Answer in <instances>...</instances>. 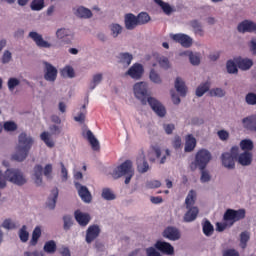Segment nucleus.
I'll return each instance as SVG.
<instances>
[{
	"label": "nucleus",
	"instance_id": "nucleus-1",
	"mask_svg": "<svg viewBox=\"0 0 256 256\" xmlns=\"http://www.w3.org/2000/svg\"><path fill=\"white\" fill-rule=\"evenodd\" d=\"M147 82H138L133 86V91L136 99H139L143 105H150L151 109L158 115V117H165L167 110L157 99L153 97L147 98Z\"/></svg>",
	"mask_w": 256,
	"mask_h": 256
},
{
	"label": "nucleus",
	"instance_id": "nucleus-2",
	"mask_svg": "<svg viewBox=\"0 0 256 256\" xmlns=\"http://www.w3.org/2000/svg\"><path fill=\"white\" fill-rule=\"evenodd\" d=\"M33 143L35 140L31 135L22 132L18 136V144L16 146V152L12 155V159L14 161H25L29 156V151H31V147H33Z\"/></svg>",
	"mask_w": 256,
	"mask_h": 256
},
{
	"label": "nucleus",
	"instance_id": "nucleus-3",
	"mask_svg": "<svg viewBox=\"0 0 256 256\" xmlns=\"http://www.w3.org/2000/svg\"><path fill=\"white\" fill-rule=\"evenodd\" d=\"M7 181L18 187H23L27 183V177L20 169L8 168L4 174L0 171V189L7 187Z\"/></svg>",
	"mask_w": 256,
	"mask_h": 256
},
{
	"label": "nucleus",
	"instance_id": "nucleus-4",
	"mask_svg": "<svg viewBox=\"0 0 256 256\" xmlns=\"http://www.w3.org/2000/svg\"><path fill=\"white\" fill-rule=\"evenodd\" d=\"M43 175L46 179H53V164H46L44 168L38 164L33 168L32 180L36 187L43 185Z\"/></svg>",
	"mask_w": 256,
	"mask_h": 256
},
{
	"label": "nucleus",
	"instance_id": "nucleus-5",
	"mask_svg": "<svg viewBox=\"0 0 256 256\" xmlns=\"http://www.w3.org/2000/svg\"><path fill=\"white\" fill-rule=\"evenodd\" d=\"M133 175H135V170L133 169V162H131V160H126L120 166L116 167L112 172V177H114V179H119V177H126V185L131 183Z\"/></svg>",
	"mask_w": 256,
	"mask_h": 256
},
{
	"label": "nucleus",
	"instance_id": "nucleus-6",
	"mask_svg": "<svg viewBox=\"0 0 256 256\" xmlns=\"http://www.w3.org/2000/svg\"><path fill=\"white\" fill-rule=\"evenodd\" d=\"M209 161H211V152L207 149H201L196 153L195 163H192L190 167L191 169H196L197 167L205 169Z\"/></svg>",
	"mask_w": 256,
	"mask_h": 256
},
{
	"label": "nucleus",
	"instance_id": "nucleus-7",
	"mask_svg": "<svg viewBox=\"0 0 256 256\" xmlns=\"http://www.w3.org/2000/svg\"><path fill=\"white\" fill-rule=\"evenodd\" d=\"M241 219H245V209H228L223 216V220L227 223L228 227H233V225H235L237 221H241Z\"/></svg>",
	"mask_w": 256,
	"mask_h": 256
},
{
	"label": "nucleus",
	"instance_id": "nucleus-8",
	"mask_svg": "<svg viewBox=\"0 0 256 256\" xmlns=\"http://www.w3.org/2000/svg\"><path fill=\"white\" fill-rule=\"evenodd\" d=\"M237 153H239V147L234 146L231 149V153L226 152L222 154V164L224 167H226V169H234Z\"/></svg>",
	"mask_w": 256,
	"mask_h": 256
},
{
	"label": "nucleus",
	"instance_id": "nucleus-9",
	"mask_svg": "<svg viewBox=\"0 0 256 256\" xmlns=\"http://www.w3.org/2000/svg\"><path fill=\"white\" fill-rule=\"evenodd\" d=\"M50 133L49 132H43L40 135V139L49 147L50 149L55 147V142L53 139H51V135H60L61 134V127L57 125H52L49 127Z\"/></svg>",
	"mask_w": 256,
	"mask_h": 256
},
{
	"label": "nucleus",
	"instance_id": "nucleus-10",
	"mask_svg": "<svg viewBox=\"0 0 256 256\" xmlns=\"http://www.w3.org/2000/svg\"><path fill=\"white\" fill-rule=\"evenodd\" d=\"M170 39L175 43H179L182 47L189 48L193 45V38L187 34H170Z\"/></svg>",
	"mask_w": 256,
	"mask_h": 256
},
{
	"label": "nucleus",
	"instance_id": "nucleus-11",
	"mask_svg": "<svg viewBox=\"0 0 256 256\" xmlns=\"http://www.w3.org/2000/svg\"><path fill=\"white\" fill-rule=\"evenodd\" d=\"M143 73H145V69L143 68V65L139 63L133 64L125 73V75H128V77H131V79H134V81H139L143 77Z\"/></svg>",
	"mask_w": 256,
	"mask_h": 256
},
{
	"label": "nucleus",
	"instance_id": "nucleus-12",
	"mask_svg": "<svg viewBox=\"0 0 256 256\" xmlns=\"http://www.w3.org/2000/svg\"><path fill=\"white\" fill-rule=\"evenodd\" d=\"M57 68L55 66H52L49 62H44V79L46 81H49L50 83H53L57 79Z\"/></svg>",
	"mask_w": 256,
	"mask_h": 256
},
{
	"label": "nucleus",
	"instance_id": "nucleus-13",
	"mask_svg": "<svg viewBox=\"0 0 256 256\" xmlns=\"http://www.w3.org/2000/svg\"><path fill=\"white\" fill-rule=\"evenodd\" d=\"M28 37H30V39L34 41L37 47H40L42 49H51V47L53 46L51 43L43 39V35L37 32H30Z\"/></svg>",
	"mask_w": 256,
	"mask_h": 256
},
{
	"label": "nucleus",
	"instance_id": "nucleus-14",
	"mask_svg": "<svg viewBox=\"0 0 256 256\" xmlns=\"http://www.w3.org/2000/svg\"><path fill=\"white\" fill-rule=\"evenodd\" d=\"M154 247L164 255H175V248L169 242L159 240Z\"/></svg>",
	"mask_w": 256,
	"mask_h": 256
},
{
	"label": "nucleus",
	"instance_id": "nucleus-15",
	"mask_svg": "<svg viewBox=\"0 0 256 256\" xmlns=\"http://www.w3.org/2000/svg\"><path fill=\"white\" fill-rule=\"evenodd\" d=\"M82 135L83 138L87 139L88 143H90L93 151H99V149H101V146L99 145V140L96 139L95 135L93 134V132H91V130H83Z\"/></svg>",
	"mask_w": 256,
	"mask_h": 256
},
{
	"label": "nucleus",
	"instance_id": "nucleus-16",
	"mask_svg": "<svg viewBox=\"0 0 256 256\" xmlns=\"http://www.w3.org/2000/svg\"><path fill=\"white\" fill-rule=\"evenodd\" d=\"M238 33H256V24L253 21L244 20L237 26Z\"/></svg>",
	"mask_w": 256,
	"mask_h": 256
},
{
	"label": "nucleus",
	"instance_id": "nucleus-17",
	"mask_svg": "<svg viewBox=\"0 0 256 256\" xmlns=\"http://www.w3.org/2000/svg\"><path fill=\"white\" fill-rule=\"evenodd\" d=\"M56 38L59 41H63V43H71V39H73V32L67 28H59L56 31Z\"/></svg>",
	"mask_w": 256,
	"mask_h": 256
},
{
	"label": "nucleus",
	"instance_id": "nucleus-18",
	"mask_svg": "<svg viewBox=\"0 0 256 256\" xmlns=\"http://www.w3.org/2000/svg\"><path fill=\"white\" fill-rule=\"evenodd\" d=\"M162 235L165 239H169V241H179L181 239V232L175 227H167Z\"/></svg>",
	"mask_w": 256,
	"mask_h": 256
},
{
	"label": "nucleus",
	"instance_id": "nucleus-19",
	"mask_svg": "<svg viewBox=\"0 0 256 256\" xmlns=\"http://www.w3.org/2000/svg\"><path fill=\"white\" fill-rule=\"evenodd\" d=\"M74 185L82 201H84V203H91V192H89V189L87 188V186H83L78 182H74Z\"/></svg>",
	"mask_w": 256,
	"mask_h": 256
},
{
	"label": "nucleus",
	"instance_id": "nucleus-20",
	"mask_svg": "<svg viewBox=\"0 0 256 256\" xmlns=\"http://www.w3.org/2000/svg\"><path fill=\"white\" fill-rule=\"evenodd\" d=\"M99 233H101V228L98 225L89 226L86 231V243H93L99 237Z\"/></svg>",
	"mask_w": 256,
	"mask_h": 256
},
{
	"label": "nucleus",
	"instance_id": "nucleus-21",
	"mask_svg": "<svg viewBox=\"0 0 256 256\" xmlns=\"http://www.w3.org/2000/svg\"><path fill=\"white\" fill-rule=\"evenodd\" d=\"M124 25L128 31H133V29L139 26L137 16L131 13L126 14L124 16Z\"/></svg>",
	"mask_w": 256,
	"mask_h": 256
},
{
	"label": "nucleus",
	"instance_id": "nucleus-22",
	"mask_svg": "<svg viewBox=\"0 0 256 256\" xmlns=\"http://www.w3.org/2000/svg\"><path fill=\"white\" fill-rule=\"evenodd\" d=\"M74 217L81 227H87V225H89V221H91V216L87 213L81 212V210L75 211Z\"/></svg>",
	"mask_w": 256,
	"mask_h": 256
},
{
	"label": "nucleus",
	"instance_id": "nucleus-23",
	"mask_svg": "<svg viewBox=\"0 0 256 256\" xmlns=\"http://www.w3.org/2000/svg\"><path fill=\"white\" fill-rule=\"evenodd\" d=\"M73 13L74 15H76V17H79L80 19H91V17H93V13L91 12V10L83 6L73 8Z\"/></svg>",
	"mask_w": 256,
	"mask_h": 256
},
{
	"label": "nucleus",
	"instance_id": "nucleus-24",
	"mask_svg": "<svg viewBox=\"0 0 256 256\" xmlns=\"http://www.w3.org/2000/svg\"><path fill=\"white\" fill-rule=\"evenodd\" d=\"M117 61L119 65H122V67H129L133 61V54L129 52H122L118 54Z\"/></svg>",
	"mask_w": 256,
	"mask_h": 256
},
{
	"label": "nucleus",
	"instance_id": "nucleus-25",
	"mask_svg": "<svg viewBox=\"0 0 256 256\" xmlns=\"http://www.w3.org/2000/svg\"><path fill=\"white\" fill-rule=\"evenodd\" d=\"M197 215H199V208H187V212L184 214L183 221L185 223H193V221L197 219Z\"/></svg>",
	"mask_w": 256,
	"mask_h": 256
},
{
	"label": "nucleus",
	"instance_id": "nucleus-26",
	"mask_svg": "<svg viewBox=\"0 0 256 256\" xmlns=\"http://www.w3.org/2000/svg\"><path fill=\"white\" fill-rule=\"evenodd\" d=\"M151 167L149 166V163L147 160H145V156L141 155L140 157L137 158V171L138 173H147Z\"/></svg>",
	"mask_w": 256,
	"mask_h": 256
},
{
	"label": "nucleus",
	"instance_id": "nucleus-27",
	"mask_svg": "<svg viewBox=\"0 0 256 256\" xmlns=\"http://www.w3.org/2000/svg\"><path fill=\"white\" fill-rule=\"evenodd\" d=\"M243 127L249 131H256V115H251L242 120Z\"/></svg>",
	"mask_w": 256,
	"mask_h": 256
},
{
	"label": "nucleus",
	"instance_id": "nucleus-28",
	"mask_svg": "<svg viewBox=\"0 0 256 256\" xmlns=\"http://www.w3.org/2000/svg\"><path fill=\"white\" fill-rule=\"evenodd\" d=\"M185 141L186 142H185L184 151L185 153H191V151H193L195 147H197V139H195L193 135L189 134L186 136Z\"/></svg>",
	"mask_w": 256,
	"mask_h": 256
},
{
	"label": "nucleus",
	"instance_id": "nucleus-29",
	"mask_svg": "<svg viewBox=\"0 0 256 256\" xmlns=\"http://www.w3.org/2000/svg\"><path fill=\"white\" fill-rule=\"evenodd\" d=\"M236 63L242 71H247L253 67V60L248 58H237Z\"/></svg>",
	"mask_w": 256,
	"mask_h": 256
},
{
	"label": "nucleus",
	"instance_id": "nucleus-30",
	"mask_svg": "<svg viewBox=\"0 0 256 256\" xmlns=\"http://www.w3.org/2000/svg\"><path fill=\"white\" fill-rule=\"evenodd\" d=\"M252 161L253 154L251 152H244L238 157V163H240V165H243L244 167H247V165H251Z\"/></svg>",
	"mask_w": 256,
	"mask_h": 256
},
{
	"label": "nucleus",
	"instance_id": "nucleus-31",
	"mask_svg": "<svg viewBox=\"0 0 256 256\" xmlns=\"http://www.w3.org/2000/svg\"><path fill=\"white\" fill-rule=\"evenodd\" d=\"M175 89L181 97H185V95H187V86L185 85V81L180 77H177L175 80Z\"/></svg>",
	"mask_w": 256,
	"mask_h": 256
},
{
	"label": "nucleus",
	"instance_id": "nucleus-32",
	"mask_svg": "<svg viewBox=\"0 0 256 256\" xmlns=\"http://www.w3.org/2000/svg\"><path fill=\"white\" fill-rule=\"evenodd\" d=\"M57 197H59V189L54 188L47 201L48 209H55V205H57Z\"/></svg>",
	"mask_w": 256,
	"mask_h": 256
},
{
	"label": "nucleus",
	"instance_id": "nucleus-33",
	"mask_svg": "<svg viewBox=\"0 0 256 256\" xmlns=\"http://www.w3.org/2000/svg\"><path fill=\"white\" fill-rule=\"evenodd\" d=\"M180 55H186L190 59L192 65H199L201 63V56L199 53H193L191 51H185L180 53Z\"/></svg>",
	"mask_w": 256,
	"mask_h": 256
},
{
	"label": "nucleus",
	"instance_id": "nucleus-34",
	"mask_svg": "<svg viewBox=\"0 0 256 256\" xmlns=\"http://www.w3.org/2000/svg\"><path fill=\"white\" fill-rule=\"evenodd\" d=\"M60 74L64 78L73 79L75 78V69L71 65H66L60 70Z\"/></svg>",
	"mask_w": 256,
	"mask_h": 256
},
{
	"label": "nucleus",
	"instance_id": "nucleus-35",
	"mask_svg": "<svg viewBox=\"0 0 256 256\" xmlns=\"http://www.w3.org/2000/svg\"><path fill=\"white\" fill-rule=\"evenodd\" d=\"M209 89H211V82L207 81L201 83L196 89V97H203L207 91H210Z\"/></svg>",
	"mask_w": 256,
	"mask_h": 256
},
{
	"label": "nucleus",
	"instance_id": "nucleus-36",
	"mask_svg": "<svg viewBox=\"0 0 256 256\" xmlns=\"http://www.w3.org/2000/svg\"><path fill=\"white\" fill-rule=\"evenodd\" d=\"M196 199H197V193L195 191L191 190L185 199L186 209L196 207V206H193V205H195Z\"/></svg>",
	"mask_w": 256,
	"mask_h": 256
},
{
	"label": "nucleus",
	"instance_id": "nucleus-37",
	"mask_svg": "<svg viewBox=\"0 0 256 256\" xmlns=\"http://www.w3.org/2000/svg\"><path fill=\"white\" fill-rule=\"evenodd\" d=\"M123 33V27L118 24V23H112L110 24V35L114 38L117 39L119 35Z\"/></svg>",
	"mask_w": 256,
	"mask_h": 256
},
{
	"label": "nucleus",
	"instance_id": "nucleus-38",
	"mask_svg": "<svg viewBox=\"0 0 256 256\" xmlns=\"http://www.w3.org/2000/svg\"><path fill=\"white\" fill-rule=\"evenodd\" d=\"M103 81V73H96L92 76V81L89 84L90 91H93Z\"/></svg>",
	"mask_w": 256,
	"mask_h": 256
},
{
	"label": "nucleus",
	"instance_id": "nucleus-39",
	"mask_svg": "<svg viewBox=\"0 0 256 256\" xmlns=\"http://www.w3.org/2000/svg\"><path fill=\"white\" fill-rule=\"evenodd\" d=\"M154 2L161 7L162 11L166 15H171V13H173V8L171 5H169V3L163 2V0H154Z\"/></svg>",
	"mask_w": 256,
	"mask_h": 256
},
{
	"label": "nucleus",
	"instance_id": "nucleus-40",
	"mask_svg": "<svg viewBox=\"0 0 256 256\" xmlns=\"http://www.w3.org/2000/svg\"><path fill=\"white\" fill-rule=\"evenodd\" d=\"M40 237H41V227L37 226L32 232V238L30 240V245H32V247H35V245H37Z\"/></svg>",
	"mask_w": 256,
	"mask_h": 256
},
{
	"label": "nucleus",
	"instance_id": "nucleus-41",
	"mask_svg": "<svg viewBox=\"0 0 256 256\" xmlns=\"http://www.w3.org/2000/svg\"><path fill=\"white\" fill-rule=\"evenodd\" d=\"M138 25H146V23H149L151 21V16L147 14V12H141L136 16Z\"/></svg>",
	"mask_w": 256,
	"mask_h": 256
},
{
	"label": "nucleus",
	"instance_id": "nucleus-42",
	"mask_svg": "<svg viewBox=\"0 0 256 256\" xmlns=\"http://www.w3.org/2000/svg\"><path fill=\"white\" fill-rule=\"evenodd\" d=\"M154 59H157L160 67L162 69H170L171 68V63L169 62V58L165 56H154Z\"/></svg>",
	"mask_w": 256,
	"mask_h": 256
},
{
	"label": "nucleus",
	"instance_id": "nucleus-43",
	"mask_svg": "<svg viewBox=\"0 0 256 256\" xmlns=\"http://www.w3.org/2000/svg\"><path fill=\"white\" fill-rule=\"evenodd\" d=\"M249 239H251V235L249 232L245 231L240 234V247L241 249L247 248V243L249 242Z\"/></svg>",
	"mask_w": 256,
	"mask_h": 256
},
{
	"label": "nucleus",
	"instance_id": "nucleus-44",
	"mask_svg": "<svg viewBox=\"0 0 256 256\" xmlns=\"http://www.w3.org/2000/svg\"><path fill=\"white\" fill-rule=\"evenodd\" d=\"M149 79L150 81H152V83H155L156 85H161L163 83L161 75H159V73H157V71L153 69L150 71Z\"/></svg>",
	"mask_w": 256,
	"mask_h": 256
},
{
	"label": "nucleus",
	"instance_id": "nucleus-45",
	"mask_svg": "<svg viewBox=\"0 0 256 256\" xmlns=\"http://www.w3.org/2000/svg\"><path fill=\"white\" fill-rule=\"evenodd\" d=\"M240 148L242 149V151L248 152V153L249 151H253V141L249 139L242 140L240 142Z\"/></svg>",
	"mask_w": 256,
	"mask_h": 256
},
{
	"label": "nucleus",
	"instance_id": "nucleus-46",
	"mask_svg": "<svg viewBox=\"0 0 256 256\" xmlns=\"http://www.w3.org/2000/svg\"><path fill=\"white\" fill-rule=\"evenodd\" d=\"M202 227H203V233L204 235H206V237H211V235H213V231H215V229L213 228L209 220H206L203 223Z\"/></svg>",
	"mask_w": 256,
	"mask_h": 256
},
{
	"label": "nucleus",
	"instance_id": "nucleus-47",
	"mask_svg": "<svg viewBox=\"0 0 256 256\" xmlns=\"http://www.w3.org/2000/svg\"><path fill=\"white\" fill-rule=\"evenodd\" d=\"M30 7L32 11H41L45 7V0H33Z\"/></svg>",
	"mask_w": 256,
	"mask_h": 256
},
{
	"label": "nucleus",
	"instance_id": "nucleus-48",
	"mask_svg": "<svg viewBox=\"0 0 256 256\" xmlns=\"http://www.w3.org/2000/svg\"><path fill=\"white\" fill-rule=\"evenodd\" d=\"M44 251L45 253H55L57 251V244L55 241L50 240L44 244Z\"/></svg>",
	"mask_w": 256,
	"mask_h": 256
},
{
	"label": "nucleus",
	"instance_id": "nucleus-49",
	"mask_svg": "<svg viewBox=\"0 0 256 256\" xmlns=\"http://www.w3.org/2000/svg\"><path fill=\"white\" fill-rule=\"evenodd\" d=\"M19 238L22 243H27L29 241V232L27 231V226H22L19 230Z\"/></svg>",
	"mask_w": 256,
	"mask_h": 256
},
{
	"label": "nucleus",
	"instance_id": "nucleus-50",
	"mask_svg": "<svg viewBox=\"0 0 256 256\" xmlns=\"http://www.w3.org/2000/svg\"><path fill=\"white\" fill-rule=\"evenodd\" d=\"M102 197L106 201H113L115 199V193H113V191L109 188H104L102 190Z\"/></svg>",
	"mask_w": 256,
	"mask_h": 256
},
{
	"label": "nucleus",
	"instance_id": "nucleus-51",
	"mask_svg": "<svg viewBox=\"0 0 256 256\" xmlns=\"http://www.w3.org/2000/svg\"><path fill=\"white\" fill-rule=\"evenodd\" d=\"M2 227L3 229H7L8 231H10L12 229H17V224H15V221H13L12 219L7 218L3 221Z\"/></svg>",
	"mask_w": 256,
	"mask_h": 256
},
{
	"label": "nucleus",
	"instance_id": "nucleus-52",
	"mask_svg": "<svg viewBox=\"0 0 256 256\" xmlns=\"http://www.w3.org/2000/svg\"><path fill=\"white\" fill-rule=\"evenodd\" d=\"M237 59L229 60L226 64V69L228 73H237Z\"/></svg>",
	"mask_w": 256,
	"mask_h": 256
},
{
	"label": "nucleus",
	"instance_id": "nucleus-53",
	"mask_svg": "<svg viewBox=\"0 0 256 256\" xmlns=\"http://www.w3.org/2000/svg\"><path fill=\"white\" fill-rule=\"evenodd\" d=\"M191 27L194 29V33L196 35H200V37H203V28L201 27V23H199V21L197 20L192 21Z\"/></svg>",
	"mask_w": 256,
	"mask_h": 256
},
{
	"label": "nucleus",
	"instance_id": "nucleus-54",
	"mask_svg": "<svg viewBox=\"0 0 256 256\" xmlns=\"http://www.w3.org/2000/svg\"><path fill=\"white\" fill-rule=\"evenodd\" d=\"M210 97H225V91L222 88H213L209 90Z\"/></svg>",
	"mask_w": 256,
	"mask_h": 256
},
{
	"label": "nucleus",
	"instance_id": "nucleus-55",
	"mask_svg": "<svg viewBox=\"0 0 256 256\" xmlns=\"http://www.w3.org/2000/svg\"><path fill=\"white\" fill-rule=\"evenodd\" d=\"M60 166H61V172H60L61 181L65 182L69 179V172L67 171V168L65 167V164H63V162L60 163Z\"/></svg>",
	"mask_w": 256,
	"mask_h": 256
},
{
	"label": "nucleus",
	"instance_id": "nucleus-56",
	"mask_svg": "<svg viewBox=\"0 0 256 256\" xmlns=\"http://www.w3.org/2000/svg\"><path fill=\"white\" fill-rule=\"evenodd\" d=\"M86 107L87 106L84 104L82 106L83 111L74 117V120L77 121V123H83V121H85V115H87V111L85 110Z\"/></svg>",
	"mask_w": 256,
	"mask_h": 256
},
{
	"label": "nucleus",
	"instance_id": "nucleus-57",
	"mask_svg": "<svg viewBox=\"0 0 256 256\" xmlns=\"http://www.w3.org/2000/svg\"><path fill=\"white\" fill-rule=\"evenodd\" d=\"M21 83L19 79L17 78H10L8 80V89L9 91H15V87H18V85Z\"/></svg>",
	"mask_w": 256,
	"mask_h": 256
},
{
	"label": "nucleus",
	"instance_id": "nucleus-58",
	"mask_svg": "<svg viewBox=\"0 0 256 256\" xmlns=\"http://www.w3.org/2000/svg\"><path fill=\"white\" fill-rule=\"evenodd\" d=\"M146 189H157L161 187V182L158 180H150L146 182Z\"/></svg>",
	"mask_w": 256,
	"mask_h": 256
},
{
	"label": "nucleus",
	"instance_id": "nucleus-59",
	"mask_svg": "<svg viewBox=\"0 0 256 256\" xmlns=\"http://www.w3.org/2000/svg\"><path fill=\"white\" fill-rule=\"evenodd\" d=\"M200 170H202L200 177L201 183H209L211 181V175L205 169Z\"/></svg>",
	"mask_w": 256,
	"mask_h": 256
},
{
	"label": "nucleus",
	"instance_id": "nucleus-60",
	"mask_svg": "<svg viewBox=\"0 0 256 256\" xmlns=\"http://www.w3.org/2000/svg\"><path fill=\"white\" fill-rule=\"evenodd\" d=\"M245 101L248 105H256V94L248 93L245 97Z\"/></svg>",
	"mask_w": 256,
	"mask_h": 256
},
{
	"label": "nucleus",
	"instance_id": "nucleus-61",
	"mask_svg": "<svg viewBox=\"0 0 256 256\" xmlns=\"http://www.w3.org/2000/svg\"><path fill=\"white\" fill-rule=\"evenodd\" d=\"M12 57H13V55L11 54V52L9 50H5L2 55V63L4 65L9 63L11 61Z\"/></svg>",
	"mask_w": 256,
	"mask_h": 256
},
{
	"label": "nucleus",
	"instance_id": "nucleus-62",
	"mask_svg": "<svg viewBox=\"0 0 256 256\" xmlns=\"http://www.w3.org/2000/svg\"><path fill=\"white\" fill-rule=\"evenodd\" d=\"M4 129H5V131H16L17 124H15V122H11V121L5 122Z\"/></svg>",
	"mask_w": 256,
	"mask_h": 256
},
{
	"label": "nucleus",
	"instance_id": "nucleus-63",
	"mask_svg": "<svg viewBox=\"0 0 256 256\" xmlns=\"http://www.w3.org/2000/svg\"><path fill=\"white\" fill-rule=\"evenodd\" d=\"M146 255L147 256H161V253L157 251L155 247L146 248Z\"/></svg>",
	"mask_w": 256,
	"mask_h": 256
},
{
	"label": "nucleus",
	"instance_id": "nucleus-64",
	"mask_svg": "<svg viewBox=\"0 0 256 256\" xmlns=\"http://www.w3.org/2000/svg\"><path fill=\"white\" fill-rule=\"evenodd\" d=\"M248 47L252 53V55H256V39L252 38L248 44Z\"/></svg>",
	"mask_w": 256,
	"mask_h": 256
}]
</instances>
